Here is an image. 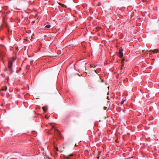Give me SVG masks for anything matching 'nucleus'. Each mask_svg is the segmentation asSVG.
Masks as SVG:
<instances>
[{
	"label": "nucleus",
	"mask_w": 159,
	"mask_h": 159,
	"mask_svg": "<svg viewBox=\"0 0 159 159\" xmlns=\"http://www.w3.org/2000/svg\"><path fill=\"white\" fill-rule=\"evenodd\" d=\"M4 46L3 45H1L0 47V57L2 58L6 56V53L4 51L1 49V48H3Z\"/></svg>",
	"instance_id": "1"
},
{
	"label": "nucleus",
	"mask_w": 159,
	"mask_h": 159,
	"mask_svg": "<svg viewBox=\"0 0 159 159\" xmlns=\"http://www.w3.org/2000/svg\"><path fill=\"white\" fill-rule=\"evenodd\" d=\"M75 157V155L73 154L69 155L68 156L66 157V159H74Z\"/></svg>",
	"instance_id": "2"
},
{
	"label": "nucleus",
	"mask_w": 159,
	"mask_h": 159,
	"mask_svg": "<svg viewBox=\"0 0 159 159\" xmlns=\"http://www.w3.org/2000/svg\"><path fill=\"white\" fill-rule=\"evenodd\" d=\"M12 62L11 61H9L8 63V67L11 72L12 69Z\"/></svg>",
	"instance_id": "3"
},
{
	"label": "nucleus",
	"mask_w": 159,
	"mask_h": 159,
	"mask_svg": "<svg viewBox=\"0 0 159 159\" xmlns=\"http://www.w3.org/2000/svg\"><path fill=\"white\" fill-rule=\"evenodd\" d=\"M52 128L54 129V131H57V132H58V133L60 134L61 133L60 132V131H59L58 130V129H57V128H55L54 126H52Z\"/></svg>",
	"instance_id": "4"
},
{
	"label": "nucleus",
	"mask_w": 159,
	"mask_h": 159,
	"mask_svg": "<svg viewBox=\"0 0 159 159\" xmlns=\"http://www.w3.org/2000/svg\"><path fill=\"white\" fill-rule=\"evenodd\" d=\"M51 25H46L45 27V28L46 29H48L51 27Z\"/></svg>",
	"instance_id": "5"
},
{
	"label": "nucleus",
	"mask_w": 159,
	"mask_h": 159,
	"mask_svg": "<svg viewBox=\"0 0 159 159\" xmlns=\"http://www.w3.org/2000/svg\"><path fill=\"white\" fill-rule=\"evenodd\" d=\"M7 89V87H6V86L4 87L3 88H2V89L0 90H3V91H5Z\"/></svg>",
	"instance_id": "6"
},
{
	"label": "nucleus",
	"mask_w": 159,
	"mask_h": 159,
	"mask_svg": "<svg viewBox=\"0 0 159 159\" xmlns=\"http://www.w3.org/2000/svg\"><path fill=\"white\" fill-rule=\"evenodd\" d=\"M152 52H153L154 53H157L158 52V50L157 49H154L152 51Z\"/></svg>",
	"instance_id": "7"
},
{
	"label": "nucleus",
	"mask_w": 159,
	"mask_h": 159,
	"mask_svg": "<svg viewBox=\"0 0 159 159\" xmlns=\"http://www.w3.org/2000/svg\"><path fill=\"white\" fill-rule=\"evenodd\" d=\"M42 109L44 112H46L47 110V108L45 107H43Z\"/></svg>",
	"instance_id": "8"
},
{
	"label": "nucleus",
	"mask_w": 159,
	"mask_h": 159,
	"mask_svg": "<svg viewBox=\"0 0 159 159\" xmlns=\"http://www.w3.org/2000/svg\"><path fill=\"white\" fill-rule=\"evenodd\" d=\"M123 50V49H120L119 50V54H120V53H122V51Z\"/></svg>",
	"instance_id": "9"
},
{
	"label": "nucleus",
	"mask_w": 159,
	"mask_h": 159,
	"mask_svg": "<svg viewBox=\"0 0 159 159\" xmlns=\"http://www.w3.org/2000/svg\"><path fill=\"white\" fill-rule=\"evenodd\" d=\"M123 53H120V54H119V57L120 58H122L123 57Z\"/></svg>",
	"instance_id": "10"
},
{
	"label": "nucleus",
	"mask_w": 159,
	"mask_h": 159,
	"mask_svg": "<svg viewBox=\"0 0 159 159\" xmlns=\"http://www.w3.org/2000/svg\"><path fill=\"white\" fill-rule=\"evenodd\" d=\"M59 5L63 7H64L65 6H66L65 5L61 3H59Z\"/></svg>",
	"instance_id": "11"
},
{
	"label": "nucleus",
	"mask_w": 159,
	"mask_h": 159,
	"mask_svg": "<svg viewBox=\"0 0 159 159\" xmlns=\"http://www.w3.org/2000/svg\"><path fill=\"white\" fill-rule=\"evenodd\" d=\"M124 59H123L122 60V61H121V63H122V65H123H123L124 64Z\"/></svg>",
	"instance_id": "12"
},
{
	"label": "nucleus",
	"mask_w": 159,
	"mask_h": 159,
	"mask_svg": "<svg viewBox=\"0 0 159 159\" xmlns=\"http://www.w3.org/2000/svg\"><path fill=\"white\" fill-rule=\"evenodd\" d=\"M125 101V100H123L121 102H120V104L122 105L124 103V102Z\"/></svg>",
	"instance_id": "13"
},
{
	"label": "nucleus",
	"mask_w": 159,
	"mask_h": 159,
	"mask_svg": "<svg viewBox=\"0 0 159 159\" xmlns=\"http://www.w3.org/2000/svg\"><path fill=\"white\" fill-rule=\"evenodd\" d=\"M101 3L100 2H99L98 4V6H100L101 5Z\"/></svg>",
	"instance_id": "14"
},
{
	"label": "nucleus",
	"mask_w": 159,
	"mask_h": 159,
	"mask_svg": "<svg viewBox=\"0 0 159 159\" xmlns=\"http://www.w3.org/2000/svg\"><path fill=\"white\" fill-rule=\"evenodd\" d=\"M33 61H31L30 62V64L32 65L33 63Z\"/></svg>",
	"instance_id": "15"
},
{
	"label": "nucleus",
	"mask_w": 159,
	"mask_h": 159,
	"mask_svg": "<svg viewBox=\"0 0 159 159\" xmlns=\"http://www.w3.org/2000/svg\"><path fill=\"white\" fill-rule=\"evenodd\" d=\"M143 2H144V0H143Z\"/></svg>",
	"instance_id": "16"
},
{
	"label": "nucleus",
	"mask_w": 159,
	"mask_h": 159,
	"mask_svg": "<svg viewBox=\"0 0 159 159\" xmlns=\"http://www.w3.org/2000/svg\"><path fill=\"white\" fill-rule=\"evenodd\" d=\"M57 150H58V148L57 149Z\"/></svg>",
	"instance_id": "17"
}]
</instances>
